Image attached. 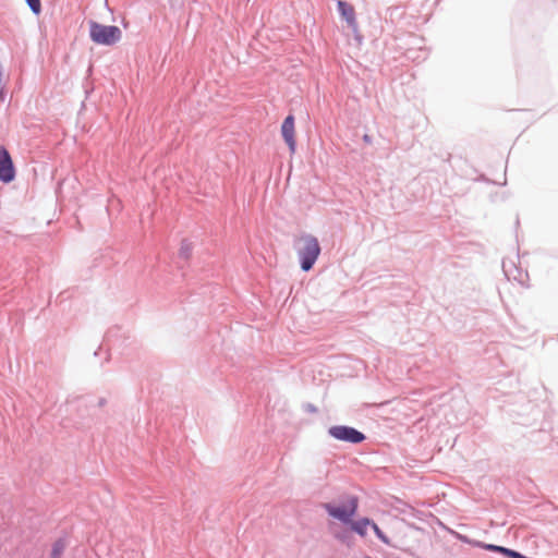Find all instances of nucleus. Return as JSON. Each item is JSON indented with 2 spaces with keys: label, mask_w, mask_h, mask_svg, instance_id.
<instances>
[{
  "label": "nucleus",
  "mask_w": 558,
  "mask_h": 558,
  "mask_svg": "<svg viewBox=\"0 0 558 558\" xmlns=\"http://www.w3.org/2000/svg\"><path fill=\"white\" fill-rule=\"evenodd\" d=\"M300 242L302 244L298 247L300 266L303 271L307 272L313 268L322 250L317 238L312 234H303Z\"/></svg>",
  "instance_id": "1"
},
{
  "label": "nucleus",
  "mask_w": 558,
  "mask_h": 558,
  "mask_svg": "<svg viewBox=\"0 0 558 558\" xmlns=\"http://www.w3.org/2000/svg\"><path fill=\"white\" fill-rule=\"evenodd\" d=\"M89 36L95 44L112 46L121 39L122 33L118 26L90 22Z\"/></svg>",
  "instance_id": "2"
},
{
  "label": "nucleus",
  "mask_w": 558,
  "mask_h": 558,
  "mask_svg": "<svg viewBox=\"0 0 558 558\" xmlns=\"http://www.w3.org/2000/svg\"><path fill=\"white\" fill-rule=\"evenodd\" d=\"M323 507L330 517L339 520L344 524H348L351 522V519L357 511L359 498L356 496H350L347 505L344 506H335L330 502H327L324 504Z\"/></svg>",
  "instance_id": "3"
},
{
  "label": "nucleus",
  "mask_w": 558,
  "mask_h": 558,
  "mask_svg": "<svg viewBox=\"0 0 558 558\" xmlns=\"http://www.w3.org/2000/svg\"><path fill=\"white\" fill-rule=\"evenodd\" d=\"M328 435L337 440L357 445L366 439L359 429L347 425H335L328 428Z\"/></svg>",
  "instance_id": "4"
},
{
  "label": "nucleus",
  "mask_w": 558,
  "mask_h": 558,
  "mask_svg": "<svg viewBox=\"0 0 558 558\" xmlns=\"http://www.w3.org/2000/svg\"><path fill=\"white\" fill-rule=\"evenodd\" d=\"M15 179V167L12 158L3 146H0V181L10 183Z\"/></svg>",
  "instance_id": "5"
},
{
  "label": "nucleus",
  "mask_w": 558,
  "mask_h": 558,
  "mask_svg": "<svg viewBox=\"0 0 558 558\" xmlns=\"http://www.w3.org/2000/svg\"><path fill=\"white\" fill-rule=\"evenodd\" d=\"M281 134L291 153L295 151L296 142L294 138V117L289 114L282 122Z\"/></svg>",
  "instance_id": "6"
},
{
  "label": "nucleus",
  "mask_w": 558,
  "mask_h": 558,
  "mask_svg": "<svg viewBox=\"0 0 558 558\" xmlns=\"http://www.w3.org/2000/svg\"><path fill=\"white\" fill-rule=\"evenodd\" d=\"M337 8L340 15L347 21V23L350 26L355 25V12L350 3L339 0L337 3Z\"/></svg>",
  "instance_id": "7"
},
{
  "label": "nucleus",
  "mask_w": 558,
  "mask_h": 558,
  "mask_svg": "<svg viewBox=\"0 0 558 558\" xmlns=\"http://www.w3.org/2000/svg\"><path fill=\"white\" fill-rule=\"evenodd\" d=\"M372 520L369 518H362L356 521L351 519V522L348 523L353 532L364 537L366 535L367 527L371 526Z\"/></svg>",
  "instance_id": "8"
},
{
  "label": "nucleus",
  "mask_w": 558,
  "mask_h": 558,
  "mask_svg": "<svg viewBox=\"0 0 558 558\" xmlns=\"http://www.w3.org/2000/svg\"><path fill=\"white\" fill-rule=\"evenodd\" d=\"M66 547L65 538H58L53 544L51 548V558H60L63 554L64 549Z\"/></svg>",
  "instance_id": "9"
},
{
  "label": "nucleus",
  "mask_w": 558,
  "mask_h": 558,
  "mask_svg": "<svg viewBox=\"0 0 558 558\" xmlns=\"http://www.w3.org/2000/svg\"><path fill=\"white\" fill-rule=\"evenodd\" d=\"M120 332V328L114 327L108 330V332L105 336L104 344L108 350H111L114 347L113 339L118 337Z\"/></svg>",
  "instance_id": "10"
},
{
  "label": "nucleus",
  "mask_w": 558,
  "mask_h": 558,
  "mask_svg": "<svg viewBox=\"0 0 558 558\" xmlns=\"http://www.w3.org/2000/svg\"><path fill=\"white\" fill-rule=\"evenodd\" d=\"M192 243H190L187 240H183L181 242V247H180V251H179V256L183 259H189L191 254H192Z\"/></svg>",
  "instance_id": "11"
},
{
  "label": "nucleus",
  "mask_w": 558,
  "mask_h": 558,
  "mask_svg": "<svg viewBox=\"0 0 558 558\" xmlns=\"http://www.w3.org/2000/svg\"><path fill=\"white\" fill-rule=\"evenodd\" d=\"M371 527L373 529L378 539H380L386 545H390V539L388 538V536L380 530V527L373 520L371 523Z\"/></svg>",
  "instance_id": "12"
},
{
  "label": "nucleus",
  "mask_w": 558,
  "mask_h": 558,
  "mask_svg": "<svg viewBox=\"0 0 558 558\" xmlns=\"http://www.w3.org/2000/svg\"><path fill=\"white\" fill-rule=\"evenodd\" d=\"M27 5L29 7L31 11L38 15L41 12V2L40 0H25Z\"/></svg>",
  "instance_id": "13"
},
{
  "label": "nucleus",
  "mask_w": 558,
  "mask_h": 558,
  "mask_svg": "<svg viewBox=\"0 0 558 558\" xmlns=\"http://www.w3.org/2000/svg\"><path fill=\"white\" fill-rule=\"evenodd\" d=\"M500 547L501 546L495 544H486V546H484V549L493 553H498Z\"/></svg>",
  "instance_id": "14"
},
{
  "label": "nucleus",
  "mask_w": 558,
  "mask_h": 558,
  "mask_svg": "<svg viewBox=\"0 0 558 558\" xmlns=\"http://www.w3.org/2000/svg\"><path fill=\"white\" fill-rule=\"evenodd\" d=\"M456 536H457V538H458L460 542L465 543V544H469V545H470L471 539H472V538H469L466 535H462V534H459V533H457V534H456Z\"/></svg>",
  "instance_id": "15"
},
{
  "label": "nucleus",
  "mask_w": 558,
  "mask_h": 558,
  "mask_svg": "<svg viewBox=\"0 0 558 558\" xmlns=\"http://www.w3.org/2000/svg\"><path fill=\"white\" fill-rule=\"evenodd\" d=\"M486 544L487 543L476 541V539H471V543H470L471 546L483 548V549H484V546H486Z\"/></svg>",
  "instance_id": "16"
},
{
  "label": "nucleus",
  "mask_w": 558,
  "mask_h": 558,
  "mask_svg": "<svg viewBox=\"0 0 558 558\" xmlns=\"http://www.w3.org/2000/svg\"><path fill=\"white\" fill-rule=\"evenodd\" d=\"M304 408H305L306 412H310V413H316L317 412V408L314 404H312V403H306L304 405Z\"/></svg>",
  "instance_id": "17"
},
{
  "label": "nucleus",
  "mask_w": 558,
  "mask_h": 558,
  "mask_svg": "<svg viewBox=\"0 0 558 558\" xmlns=\"http://www.w3.org/2000/svg\"><path fill=\"white\" fill-rule=\"evenodd\" d=\"M514 553H515V550H514V549H511V548H508V547H507V549H506V551H505V555H504V556H505V557H507V558H512V557H513V555H514Z\"/></svg>",
  "instance_id": "18"
},
{
  "label": "nucleus",
  "mask_w": 558,
  "mask_h": 558,
  "mask_svg": "<svg viewBox=\"0 0 558 558\" xmlns=\"http://www.w3.org/2000/svg\"><path fill=\"white\" fill-rule=\"evenodd\" d=\"M512 558H529V557H526V556H524V555H522L521 553H519V551H517V550H515V553H514V555H513V557H512Z\"/></svg>",
  "instance_id": "19"
},
{
  "label": "nucleus",
  "mask_w": 558,
  "mask_h": 558,
  "mask_svg": "<svg viewBox=\"0 0 558 558\" xmlns=\"http://www.w3.org/2000/svg\"><path fill=\"white\" fill-rule=\"evenodd\" d=\"M507 547H504L501 546L498 554H501L502 556L505 555V551H506Z\"/></svg>",
  "instance_id": "20"
},
{
  "label": "nucleus",
  "mask_w": 558,
  "mask_h": 558,
  "mask_svg": "<svg viewBox=\"0 0 558 558\" xmlns=\"http://www.w3.org/2000/svg\"><path fill=\"white\" fill-rule=\"evenodd\" d=\"M363 140L366 142V143H369L371 142V137L368 135H364Z\"/></svg>",
  "instance_id": "21"
},
{
  "label": "nucleus",
  "mask_w": 558,
  "mask_h": 558,
  "mask_svg": "<svg viewBox=\"0 0 558 558\" xmlns=\"http://www.w3.org/2000/svg\"><path fill=\"white\" fill-rule=\"evenodd\" d=\"M502 268H504L505 274L508 276V270L506 268V264L505 263L502 264Z\"/></svg>",
  "instance_id": "22"
}]
</instances>
